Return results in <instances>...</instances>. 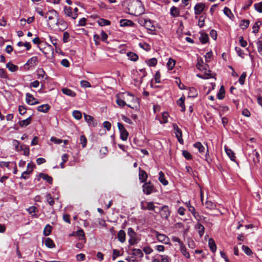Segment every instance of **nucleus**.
<instances>
[{
    "instance_id": "37",
    "label": "nucleus",
    "mask_w": 262,
    "mask_h": 262,
    "mask_svg": "<svg viewBox=\"0 0 262 262\" xmlns=\"http://www.w3.org/2000/svg\"><path fill=\"white\" fill-rule=\"evenodd\" d=\"M98 24L100 26H105L110 25L111 22L106 19L101 18L98 20L97 21Z\"/></svg>"
},
{
    "instance_id": "43",
    "label": "nucleus",
    "mask_w": 262,
    "mask_h": 262,
    "mask_svg": "<svg viewBox=\"0 0 262 262\" xmlns=\"http://www.w3.org/2000/svg\"><path fill=\"white\" fill-rule=\"evenodd\" d=\"M261 25L260 21H257L253 27V33H257L258 32L259 26Z\"/></svg>"
},
{
    "instance_id": "40",
    "label": "nucleus",
    "mask_w": 262,
    "mask_h": 262,
    "mask_svg": "<svg viewBox=\"0 0 262 262\" xmlns=\"http://www.w3.org/2000/svg\"><path fill=\"white\" fill-rule=\"evenodd\" d=\"M178 104L181 107V111L184 112L185 111V106L184 104V98L181 97L177 101Z\"/></svg>"
},
{
    "instance_id": "27",
    "label": "nucleus",
    "mask_w": 262,
    "mask_h": 262,
    "mask_svg": "<svg viewBox=\"0 0 262 262\" xmlns=\"http://www.w3.org/2000/svg\"><path fill=\"white\" fill-rule=\"evenodd\" d=\"M35 100V98L34 96L30 94V93H27L26 94V102L30 105H33V102Z\"/></svg>"
},
{
    "instance_id": "41",
    "label": "nucleus",
    "mask_w": 262,
    "mask_h": 262,
    "mask_svg": "<svg viewBox=\"0 0 262 262\" xmlns=\"http://www.w3.org/2000/svg\"><path fill=\"white\" fill-rule=\"evenodd\" d=\"M80 144H81L82 148H84L86 147L87 144V139L84 135L80 136Z\"/></svg>"
},
{
    "instance_id": "24",
    "label": "nucleus",
    "mask_w": 262,
    "mask_h": 262,
    "mask_svg": "<svg viewBox=\"0 0 262 262\" xmlns=\"http://www.w3.org/2000/svg\"><path fill=\"white\" fill-rule=\"evenodd\" d=\"M120 26L122 27L133 26L134 23L132 20L127 19H121L120 21Z\"/></svg>"
},
{
    "instance_id": "11",
    "label": "nucleus",
    "mask_w": 262,
    "mask_h": 262,
    "mask_svg": "<svg viewBox=\"0 0 262 262\" xmlns=\"http://www.w3.org/2000/svg\"><path fill=\"white\" fill-rule=\"evenodd\" d=\"M148 178V174L147 172L142 170L140 167L139 168V180L141 183H145L146 182L147 179Z\"/></svg>"
},
{
    "instance_id": "2",
    "label": "nucleus",
    "mask_w": 262,
    "mask_h": 262,
    "mask_svg": "<svg viewBox=\"0 0 262 262\" xmlns=\"http://www.w3.org/2000/svg\"><path fill=\"white\" fill-rule=\"evenodd\" d=\"M197 69L204 72V74H198L196 76L202 79H209L212 77V74L210 73V70L207 64L204 63L201 58H198V62L196 64Z\"/></svg>"
},
{
    "instance_id": "60",
    "label": "nucleus",
    "mask_w": 262,
    "mask_h": 262,
    "mask_svg": "<svg viewBox=\"0 0 262 262\" xmlns=\"http://www.w3.org/2000/svg\"><path fill=\"white\" fill-rule=\"evenodd\" d=\"M148 18H145L143 17H139L137 19L138 23L142 26L144 27L145 23Z\"/></svg>"
},
{
    "instance_id": "57",
    "label": "nucleus",
    "mask_w": 262,
    "mask_h": 262,
    "mask_svg": "<svg viewBox=\"0 0 262 262\" xmlns=\"http://www.w3.org/2000/svg\"><path fill=\"white\" fill-rule=\"evenodd\" d=\"M76 235L78 237L79 239H82L84 237L83 231L82 229L78 230L76 233Z\"/></svg>"
},
{
    "instance_id": "63",
    "label": "nucleus",
    "mask_w": 262,
    "mask_h": 262,
    "mask_svg": "<svg viewBox=\"0 0 262 262\" xmlns=\"http://www.w3.org/2000/svg\"><path fill=\"white\" fill-rule=\"evenodd\" d=\"M176 83L178 84L179 88L181 90L185 89V86L181 82L180 79L179 78H176Z\"/></svg>"
},
{
    "instance_id": "54",
    "label": "nucleus",
    "mask_w": 262,
    "mask_h": 262,
    "mask_svg": "<svg viewBox=\"0 0 262 262\" xmlns=\"http://www.w3.org/2000/svg\"><path fill=\"white\" fill-rule=\"evenodd\" d=\"M242 250L248 255H251L252 254L251 250L248 246L243 245L242 246Z\"/></svg>"
},
{
    "instance_id": "51",
    "label": "nucleus",
    "mask_w": 262,
    "mask_h": 262,
    "mask_svg": "<svg viewBox=\"0 0 262 262\" xmlns=\"http://www.w3.org/2000/svg\"><path fill=\"white\" fill-rule=\"evenodd\" d=\"M73 116L77 120H79L82 117V114L79 111H74L73 112Z\"/></svg>"
},
{
    "instance_id": "18",
    "label": "nucleus",
    "mask_w": 262,
    "mask_h": 262,
    "mask_svg": "<svg viewBox=\"0 0 262 262\" xmlns=\"http://www.w3.org/2000/svg\"><path fill=\"white\" fill-rule=\"evenodd\" d=\"M170 14L173 17H178L180 15V10L178 8L172 6L170 8Z\"/></svg>"
},
{
    "instance_id": "21",
    "label": "nucleus",
    "mask_w": 262,
    "mask_h": 262,
    "mask_svg": "<svg viewBox=\"0 0 262 262\" xmlns=\"http://www.w3.org/2000/svg\"><path fill=\"white\" fill-rule=\"evenodd\" d=\"M50 108V106L48 104L41 105L37 107V111L40 112L47 113Z\"/></svg>"
},
{
    "instance_id": "8",
    "label": "nucleus",
    "mask_w": 262,
    "mask_h": 262,
    "mask_svg": "<svg viewBox=\"0 0 262 262\" xmlns=\"http://www.w3.org/2000/svg\"><path fill=\"white\" fill-rule=\"evenodd\" d=\"M72 9L70 7L65 6L64 7L63 11H64V14L66 16L72 18L73 19H75L78 16V14L76 13H74L72 11Z\"/></svg>"
},
{
    "instance_id": "52",
    "label": "nucleus",
    "mask_w": 262,
    "mask_h": 262,
    "mask_svg": "<svg viewBox=\"0 0 262 262\" xmlns=\"http://www.w3.org/2000/svg\"><path fill=\"white\" fill-rule=\"evenodd\" d=\"M51 231L52 227L49 225H47L44 229L43 233L45 235L47 236L51 233Z\"/></svg>"
},
{
    "instance_id": "61",
    "label": "nucleus",
    "mask_w": 262,
    "mask_h": 262,
    "mask_svg": "<svg viewBox=\"0 0 262 262\" xmlns=\"http://www.w3.org/2000/svg\"><path fill=\"white\" fill-rule=\"evenodd\" d=\"M70 37V34L68 32H64L63 35V42L64 43L68 42L69 41V38Z\"/></svg>"
},
{
    "instance_id": "36",
    "label": "nucleus",
    "mask_w": 262,
    "mask_h": 262,
    "mask_svg": "<svg viewBox=\"0 0 262 262\" xmlns=\"http://www.w3.org/2000/svg\"><path fill=\"white\" fill-rule=\"evenodd\" d=\"M224 13L230 19L234 17V15L232 14L230 9L227 7H225L223 10Z\"/></svg>"
},
{
    "instance_id": "25",
    "label": "nucleus",
    "mask_w": 262,
    "mask_h": 262,
    "mask_svg": "<svg viewBox=\"0 0 262 262\" xmlns=\"http://www.w3.org/2000/svg\"><path fill=\"white\" fill-rule=\"evenodd\" d=\"M40 178H42L46 180L49 184H51L53 183V179L51 177L49 176L47 174L41 173L39 174Z\"/></svg>"
},
{
    "instance_id": "6",
    "label": "nucleus",
    "mask_w": 262,
    "mask_h": 262,
    "mask_svg": "<svg viewBox=\"0 0 262 262\" xmlns=\"http://www.w3.org/2000/svg\"><path fill=\"white\" fill-rule=\"evenodd\" d=\"M38 63V58L36 56H33L30 58L25 64V68L27 70L31 68L35 67Z\"/></svg>"
},
{
    "instance_id": "7",
    "label": "nucleus",
    "mask_w": 262,
    "mask_h": 262,
    "mask_svg": "<svg viewBox=\"0 0 262 262\" xmlns=\"http://www.w3.org/2000/svg\"><path fill=\"white\" fill-rule=\"evenodd\" d=\"M173 128L174 133L176 134V136L178 139V141L180 143H183V140L182 139V133L181 130L179 128L178 126L176 124H173Z\"/></svg>"
},
{
    "instance_id": "31",
    "label": "nucleus",
    "mask_w": 262,
    "mask_h": 262,
    "mask_svg": "<svg viewBox=\"0 0 262 262\" xmlns=\"http://www.w3.org/2000/svg\"><path fill=\"white\" fill-rule=\"evenodd\" d=\"M31 117L30 116L26 119H25V120L19 121V125L21 127L27 126V125H28L29 124H30L31 123Z\"/></svg>"
},
{
    "instance_id": "19",
    "label": "nucleus",
    "mask_w": 262,
    "mask_h": 262,
    "mask_svg": "<svg viewBox=\"0 0 262 262\" xmlns=\"http://www.w3.org/2000/svg\"><path fill=\"white\" fill-rule=\"evenodd\" d=\"M225 150L227 155L230 158L231 160L235 161V157L234 156V153L233 152V151L231 149L228 148L226 146H225Z\"/></svg>"
},
{
    "instance_id": "55",
    "label": "nucleus",
    "mask_w": 262,
    "mask_h": 262,
    "mask_svg": "<svg viewBox=\"0 0 262 262\" xmlns=\"http://www.w3.org/2000/svg\"><path fill=\"white\" fill-rule=\"evenodd\" d=\"M246 76H247L246 73V72H243L242 74V75H241V76L239 77V78L238 79V81H239V83L241 85H243L244 84Z\"/></svg>"
},
{
    "instance_id": "47",
    "label": "nucleus",
    "mask_w": 262,
    "mask_h": 262,
    "mask_svg": "<svg viewBox=\"0 0 262 262\" xmlns=\"http://www.w3.org/2000/svg\"><path fill=\"white\" fill-rule=\"evenodd\" d=\"M249 23H250V22L248 20H245V19L242 20L240 24V27L243 29H245L248 27V26L249 25Z\"/></svg>"
},
{
    "instance_id": "58",
    "label": "nucleus",
    "mask_w": 262,
    "mask_h": 262,
    "mask_svg": "<svg viewBox=\"0 0 262 262\" xmlns=\"http://www.w3.org/2000/svg\"><path fill=\"white\" fill-rule=\"evenodd\" d=\"M80 85L81 87L84 88L91 87L90 83L86 80H81L80 81Z\"/></svg>"
},
{
    "instance_id": "34",
    "label": "nucleus",
    "mask_w": 262,
    "mask_h": 262,
    "mask_svg": "<svg viewBox=\"0 0 262 262\" xmlns=\"http://www.w3.org/2000/svg\"><path fill=\"white\" fill-rule=\"evenodd\" d=\"M127 55L128 58L130 60L133 61H136L138 59V56L136 54H135L133 52H128L127 54Z\"/></svg>"
},
{
    "instance_id": "12",
    "label": "nucleus",
    "mask_w": 262,
    "mask_h": 262,
    "mask_svg": "<svg viewBox=\"0 0 262 262\" xmlns=\"http://www.w3.org/2000/svg\"><path fill=\"white\" fill-rule=\"evenodd\" d=\"M84 118L85 121L88 123L90 126L94 127L97 125V122L94 117L86 114H84Z\"/></svg>"
},
{
    "instance_id": "17",
    "label": "nucleus",
    "mask_w": 262,
    "mask_h": 262,
    "mask_svg": "<svg viewBox=\"0 0 262 262\" xmlns=\"http://www.w3.org/2000/svg\"><path fill=\"white\" fill-rule=\"evenodd\" d=\"M195 228L198 230L200 237H202L204 233L205 228L200 223L198 222L195 226Z\"/></svg>"
},
{
    "instance_id": "15",
    "label": "nucleus",
    "mask_w": 262,
    "mask_h": 262,
    "mask_svg": "<svg viewBox=\"0 0 262 262\" xmlns=\"http://www.w3.org/2000/svg\"><path fill=\"white\" fill-rule=\"evenodd\" d=\"M117 238L118 241L121 243H123L125 242L126 240V233L125 231L123 230H120L117 235Z\"/></svg>"
},
{
    "instance_id": "59",
    "label": "nucleus",
    "mask_w": 262,
    "mask_h": 262,
    "mask_svg": "<svg viewBox=\"0 0 262 262\" xmlns=\"http://www.w3.org/2000/svg\"><path fill=\"white\" fill-rule=\"evenodd\" d=\"M183 156L187 160H190L192 159V155L190 154L189 152L187 150H183L182 151Z\"/></svg>"
},
{
    "instance_id": "13",
    "label": "nucleus",
    "mask_w": 262,
    "mask_h": 262,
    "mask_svg": "<svg viewBox=\"0 0 262 262\" xmlns=\"http://www.w3.org/2000/svg\"><path fill=\"white\" fill-rule=\"evenodd\" d=\"M56 25L58 27L59 30L61 31H64L68 27L67 23L63 19H58Z\"/></svg>"
},
{
    "instance_id": "26",
    "label": "nucleus",
    "mask_w": 262,
    "mask_h": 262,
    "mask_svg": "<svg viewBox=\"0 0 262 262\" xmlns=\"http://www.w3.org/2000/svg\"><path fill=\"white\" fill-rule=\"evenodd\" d=\"M132 254L135 256L138 257H142L143 256V253L141 249H133L132 250Z\"/></svg>"
},
{
    "instance_id": "14",
    "label": "nucleus",
    "mask_w": 262,
    "mask_h": 262,
    "mask_svg": "<svg viewBox=\"0 0 262 262\" xmlns=\"http://www.w3.org/2000/svg\"><path fill=\"white\" fill-rule=\"evenodd\" d=\"M205 4L202 3H198L194 8V13L196 15L200 14L205 8Z\"/></svg>"
},
{
    "instance_id": "5",
    "label": "nucleus",
    "mask_w": 262,
    "mask_h": 262,
    "mask_svg": "<svg viewBox=\"0 0 262 262\" xmlns=\"http://www.w3.org/2000/svg\"><path fill=\"white\" fill-rule=\"evenodd\" d=\"M117 126L120 134V138L123 141H126L128 136V132L121 123L118 122Z\"/></svg>"
},
{
    "instance_id": "53",
    "label": "nucleus",
    "mask_w": 262,
    "mask_h": 262,
    "mask_svg": "<svg viewBox=\"0 0 262 262\" xmlns=\"http://www.w3.org/2000/svg\"><path fill=\"white\" fill-rule=\"evenodd\" d=\"M27 210L29 214H31L32 216H36L35 214H33V213H35L37 211V208L36 207L31 206V207H29V208L27 209Z\"/></svg>"
},
{
    "instance_id": "29",
    "label": "nucleus",
    "mask_w": 262,
    "mask_h": 262,
    "mask_svg": "<svg viewBox=\"0 0 262 262\" xmlns=\"http://www.w3.org/2000/svg\"><path fill=\"white\" fill-rule=\"evenodd\" d=\"M144 27L147 29V30H150V31H154L155 30V26L152 24V23L151 21L148 18L146 20Z\"/></svg>"
},
{
    "instance_id": "28",
    "label": "nucleus",
    "mask_w": 262,
    "mask_h": 262,
    "mask_svg": "<svg viewBox=\"0 0 262 262\" xmlns=\"http://www.w3.org/2000/svg\"><path fill=\"white\" fill-rule=\"evenodd\" d=\"M193 146L197 148L200 153H203L205 151V147L200 142H197L193 144Z\"/></svg>"
},
{
    "instance_id": "64",
    "label": "nucleus",
    "mask_w": 262,
    "mask_h": 262,
    "mask_svg": "<svg viewBox=\"0 0 262 262\" xmlns=\"http://www.w3.org/2000/svg\"><path fill=\"white\" fill-rule=\"evenodd\" d=\"M51 141L55 144H59L62 142V140L56 138V137H52L51 138Z\"/></svg>"
},
{
    "instance_id": "22",
    "label": "nucleus",
    "mask_w": 262,
    "mask_h": 262,
    "mask_svg": "<svg viewBox=\"0 0 262 262\" xmlns=\"http://www.w3.org/2000/svg\"><path fill=\"white\" fill-rule=\"evenodd\" d=\"M208 245H209V247L210 250L213 252H215V251L216 250V246L214 240L213 238H209V239L208 241Z\"/></svg>"
},
{
    "instance_id": "10",
    "label": "nucleus",
    "mask_w": 262,
    "mask_h": 262,
    "mask_svg": "<svg viewBox=\"0 0 262 262\" xmlns=\"http://www.w3.org/2000/svg\"><path fill=\"white\" fill-rule=\"evenodd\" d=\"M155 233L158 241L166 244L169 243V238L166 235L160 233L156 231H155Z\"/></svg>"
},
{
    "instance_id": "62",
    "label": "nucleus",
    "mask_w": 262,
    "mask_h": 262,
    "mask_svg": "<svg viewBox=\"0 0 262 262\" xmlns=\"http://www.w3.org/2000/svg\"><path fill=\"white\" fill-rule=\"evenodd\" d=\"M147 205L146 207V209H147L148 210H155V208L156 207L154 205L153 202H147Z\"/></svg>"
},
{
    "instance_id": "23",
    "label": "nucleus",
    "mask_w": 262,
    "mask_h": 262,
    "mask_svg": "<svg viewBox=\"0 0 262 262\" xmlns=\"http://www.w3.org/2000/svg\"><path fill=\"white\" fill-rule=\"evenodd\" d=\"M159 180L164 186L168 184V181L165 179V176L162 171H160L159 173Z\"/></svg>"
},
{
    "instance_id": "46",
    "label": "nucleus",
    "mask_w": 262,
    "mask_h": 262,
    "mask_svg": "<svg viewBox=\"0 0 262 262\" xmlns=\"http://www.w3.org/2000/svg\"><path fill=\"white\" fill-rule=\"evenodd\" d=\"M205 207L209 209H213L215 208V205L210 201H207L205 203Z\"/></svg>"
},
{
    "instance_id": "3",
    "label": "nucleus",
    "mask_w": 262,
    "mask_h": 262,
    "mask_svg": "<svg viewBox=\"0 0 262 262\" xmlns=\"http://www.w3.org/2000/svg\"><path fill=\"white\" fill-rule=\"evenodd\" d=\"M142 187L143 193L146 195H149L152 192H156V189L150 182L144 183Z\"/></svg>"
},
{
    "instance_id": "45",
    "label": "nucleus",
    "mask_w": 262,
    "mask_h": 262,
    "mask_svg": "<svg viewBox=\"0 0 262 262\" xmlns=\"http://www.w3.org/2000/svg\"><path fill=\"white\" fill-rule=\"evenodd\" d=\"M160 258V262H169L170 258L166 255H158Z\"/></svg>"
},
{
    "instance_id": "32",
    "label": "nucleus",
    "mask_w": 262,
    "mask_h": 262,
    "mask_svg": "<svg viewBox=\"0 0 262 262\" xmlns=\"http://www.w3.org/2000/svg\"><path fill=\"white\" fill-rule=\"evenodd\" d=\"M45 244L47 247L49 248H52L55 247V244L53 240H52L49 237L46 238L45 241Z\"/></svg>"
},
{
    "instance_id": "16",
    "label": "nucleus",
    "mask_w": 262,
    "mask_h": 262,
    "mask_svg": "<svg viewBox=\"0 0 262 262\" xmlns=\"http://www.w3.org/2000/svg\"><path fill=\"white\" fill-rule=\"evenodd\" d=\"M61 92L63 94L72 97H74L76 95L75 92L67 88L61 89Z\"/></svg>"
},
{
    "instance_id": "20",
    "label": "nucleus",
    "mask_w": 262,
    "mask_h": 262,
    "mask_svg": "<svg viewBox=\"0 0 262 262\" xmlns=\"http://www.w3.org/2000/svg\"><path fill=\"white\" fill-rule=\"evenodd\" d=\"M117 99H116V103L120 106L123 107L125 105H127V106L129 107H132L129 104H126V102L124 101V100H123L122 98H121L119 95H116Z\"/></svg>"
},
{
    "instance_id": "35",
    "label": "nucleus",
    "mask_w": 262,
    "mask_h": 262,
    "mask_svg": "<svg viewBox=\"0 0 262 262\" xmlns=\"http://www.w3.org/2000/svg\"><path fill=\"white\" fill-rule=\"evenodd\" d=\"M198 95V92L194 88L189 89L188 96L189 97H195Z\"/></svg>"
},
{
    "instance_id": "30",
    "label": "nucleus",
    "mask_w": 262,
    "mask_h": 262,
    "mask_svg": "<svg viewBox=\"0 0 262 262\" xmlns=\"http://www.w3.org/2000/svg\"><path fill=\"white\" fill-rule=\"evenodd\" d=\"M180 251L182 254L186 258H189L190 254L189 252L187 251V250L185 246L184 245H181L180 246Z\"/></svg>"
},
{
    "instance_id": "56",
    "label": "nucleus",
    "mask_w": 262,
    "mask_h": 262,
    "mask_svg": "<svg viewBox=\"0 0 262 262\" xmlns=\"http://www.w3.org/2000/svg\"><path fill=\"white\" fill-rule=\"evenodd\" d=\"M256 43L258 52L262 54V38H259Z\"/></svg>"
},
{
    "instance_id": "33",
    "label": "nucleus",
    "mask_w": 262,
    "mask_h": 262,
    "mask_svg": "<svg viewBox=\"0 0 262 262\" xmlns=\"http://www.w3.org/2000/svg\"><path fill=\"white\" fill-rule=\"evenodd\" d=\"M6 67L9 69V70L13 72L16 71L18 69V67L17 66L10 62L7 64Z\"/></svg>"
},
{
    "instance_id": "9",
    "label": "nucleus",
    "mask_w": 262,
    "mask_h": 262,
    "mask_svg": "<svg viewBox=\"0 0 262 262\" xmlns=\"http://www.w3.org/2000/svg\"><path fill=\"white\" fill-rule=\"evenodd\" d=\"M170 214V211L169 207L164 205L161 207L160 210V215L163 219H167Z\"/></svg>"
},
{
    "instance_id": "1",
    "label": "nucleus",
    "mask_w": 262,
    "mask_h": 262,
    "mask_svg": "<svg viewBox=\"0 0 262 262\" xmlns=\"http://www.w3.org/2000/svg\"><path fill=\"white\" fill-rule=\"evenodd\" d=\"M127 12L131 15H140L144 12V8L140 0H127L126 2Z\"/></svg>"
},
{
    "instance_id": "44",
    "label": "nucleus",
    "mask_w": 262,
    "mask_h": 262,
    "mask_svg": "<svg viewBox=\"0 0 262 262\" xmlns=\"http://www.w3.org/2000/svg\"><path fill=\"white\" fill-rule=\"evenodd\" d=\"M175 61L172 58H169L167 63V67L168 70H172L175 66Z\"/></svg>"
},
{
    "instance_id": "42",
    "label": "nucleus",
    "mask_w": 262,
    "mask_h": 262,
    "mask_svg": "<svg viewBox=\"0 0 262 262\" xmlns=\"http://www.w3.org/2000/svg\"><path fill=\"white\" fill-rule=\"evenodd\" d=\"M217 97L219 99L222 100L225 97V91L223 86H222L220 91L217 95Z\"/></svg>"
},
{
    "instance_id": "38",
    "label": "nucleus",
    "mask_w": 262,
    "mask_h": 262,
    "mask_svg": "<svg viewBox=\"0 0 262 262\" xmlns=\"http://www.w3.org/2000/svg\"><path fill=\"white\" fill-rule=\"evenodd\" d=\"M199 39L202 43H205L208 41V36L206 33H202L199 37Z\"/></svg>"
},
{
    "instance_id": "50",
    "label": "nucleus",
    "mask_w": 262,
    "mask_h": 262,
    "mask_svg": "<svg viewBox=\"0 0 262 262\" xmlns=\"http://www.w3.org/2000/svg\"><path fill=\"white\" fill-rule=\"evenodd\" d=\"M254 7L258 12L262 13V2L255 4Z\"/></svg>"
},
{
    "instance_id": "4",
    "label": "nucleus",
    "mask_w": 262,
    "mask_h": 262,
    "mask_svg": "<svg viewBox=\"0 0 262 262\" xmlns=\"http://www.w3.org/2000/svg\"><path fill=\"white\" fill-rule=\"evenodd\" d=\"M127 234L129 236V239L128 240L129 244L131 246L136 244L137 243V239L136 237L137 234L132 228H128Z\"/></svg>"
},
{
    "instance_id": "48",
    "label": "nucleus",
    "mask_w": 262,
    "mask_h": 262,
    "mask_svg": "<svg viewBox=\"0 0 262 262\" xmlns=\"http://www.w3.org/2000/svg\"><path fill=\"white\" fill-rule=\"evenodd\" d=\"M46 198L47 201L50 204V205L53 206L54 204V200L50 193H47L46 195Z\"/></svg>"
},
{
    "instance_id": "39",
    "label": "nucleus",
    "mask_w": 262,
    "mask_h": 262,
    "mask_svg": "<svg viewBox=\"0 0 262 262\" xmlns=\"http://www.w3.org/2000/svg\"><path fill=\"white\" fill-rule=\"evenodd\" d=\"M146 63L150 67H154L157 63V60L156 58H152L146 61Z\"/></svg>"
},
{
    "instance_id": "49",
    "label": "nucleus",
    "mask_w": 262,
    "mask_h": 262,
    "mask_svg": "<svg viewBox=\"0 0 262 262\" xmlns=\"http://www.w3.org/2000/svg\"><path fill=\"white\" fill-rule=\"evenodd\" d=\"M48 13H50L51 14V15L48 17L49 20H52L55 17H58V13L56 10H50Z\"/></svg>"
}]
</instances>
